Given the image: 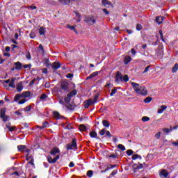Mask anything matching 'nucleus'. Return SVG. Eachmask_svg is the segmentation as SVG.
I'll return each instance as SVG.
<instances>
[{"label":"nucleus","mask_w":178,"mask_h":178,"mask_svg":"<svg viewBox=\"0 0 178 178\" xmlns=\"http://www.w3.org/2000/svg\"><path fill=\"white\" fill-rule=\"evenodd\" d=\"M14 38L15 39H10V42H13V44H17V42L16 41V40H17V38H19V33H15L14 35Z\"/></svg>","instance_id":"412c9836"},{"label":"nucleus","mask_w":178,"mask_h":178,"mask_svg":"<svg viewBox=\"0 0 178 178\" xmlns=\"http://www.w3.org/2000/svg\"><path fill=\"white\" fill-rule=\"evenodd\" d=\"M47 127H49V124L48 123V122H44L42 124V126H37L36 129H40V130H43V129H45Z\"/></svg>","instance_id":"4468645a"},{"label":"nucleus","mask_w":178,"mask_h":178,"mask_svg":"<svg viewBox=\"0 0 178 178\" xmlns=\"http://www.w3.org/2000/svg\"><path fill=\"white\" fill-rule=\"evenodd\" d=\"M106 135L107 136V137H112V134H111L109 131H106Z\"/></svg>","instance_id":"052dcab7"},{"label":"nucleus","mask_w":178,"mask_h":178,"mask_svg":"<svg viewBox=\"0 0 178 178\" xmlns=\"http://www.w3.org/2000/svg\"><path fill=\"white\" fill-rule=\"evenodd\" d=\"M131 53L134 56H136V50L134 49H131Z\"/></svg>","instance_id":"e2e57ef3"},{"label":"nucleus","mask_w":178,"mask_h":178,"mask_svg":"<svg viewBox=\"0 0 178 178\" xmlns=\"http://www.w3.org/2000/svg\"><path fill=\"white\" fill-rule=\"evenodd\" d=\"M98 76V72H92L89 76L86 78V80H90V79H92V77H95Z\"/></svg>","instance_id":"5701e85b"},{"label":"nucleus","mask_w":178,"mask_h":178,"mask_svg":"<svg viewBox=\"0 0 178 178\" xmlns=\"http://www.w3.org/2000/svg\"><path fill=\"white\" fill-rule=\"evenodd\" d=\"M59 158H60L59 155H57L54 159H52V157H51L50 156H48L47 160L49 163H56V161H58Z\"/></svg>","instance_id":"6e6552de"},{"label":"nucleus","mask_w":178,"mask_h":178,"mask_svg":"<svg viewBox=\"0 0 178 178\" xmlns=\"http://www.w3.org/2000/svg\"><path fill=\"white\" fill-rule=\"evenodd\" d=\"M30 97V92H23L22 94H17L14 97V101L17 102L20 98H29Z\"/></svg>","instance_id":"f03ea898"},{"label":"nucleus","mask_w":178,"mask_h":178,"mask_svg":"<svg viewBox=\"0 0 178 178\" xmlns=\"http://www.w3.org/2000/svg\"><path fill=\"white\" fill-rule=\"evenodd\" d=\"M31 38H35V33L34 32H31L29 35Z\"/></svg>","instance_id":"6e6d98bb"},{"label":"nucleus","mask_w":178,"mask_h":178,"mask_svg":"<svg viewBox=\"0 0 178 178\" xmlns=\"http://www.w3.org/2000/svg\"><path fill=\"white\" fill-rule=\"evenodd\" d=\"M52 69H54L55 70L59 69L60 67V63L58 62H55L51 65Z\"/></svg>","instance_id":"dca6fc26"},{"label":"nucleus","mask_w":178,"mask_h":178,"mask_svg":"<svg viewBox=\"0 0 178 178\" xmlns=\"http://www.w3.org/2000/svg\"><path fill=\"white\" fill-rule=\"evenodd\" d=\"M42 73H44V74H47V73H48V69L47 68L42 69Z\"/></svg>","instance_id":"338daca9"},{"label":"nucleus","mask_w":178,"mask_h":178,"mask_svg":"<svg viewBox=\"0 0 178 178\" xmlns=\"http://www.w3.org/2000/svg\"><path fill=\"white\" fill-rule=\"evenodd\" d=\"M17 149L18 151H20V152H26L27 154L30 152V149H27V146L23 145H18Z\"/></svg>","instance_id":"0eeeda50"},{"label":"nucleus","mask_w":178,"mask_h":178,"mask_svg":"<svg viewBox=\"0 0 178 178\" xmlns=\"http://www.w3.org/2000/svg\"><path fill=\"white\" fill-rule=\"evenodd\" d=\"M151 101H152V98L148 97L146 99H144V102L145 104H149V102H151Z\"/></svg>","instance_id":"e433bc0d"},{"label":"nucleus","mask_w":178,"mask_h":178,"mask_svg":"<svg viewBox=\"0 0 178 178\" xmlns=\"http://www.w3.org/2000/svg\"><path fill=\"white\" fill-rule=\"evenodd\" d=\"M142 122H149V117H147V116L143 117Z\"/></svg>","instance_id":"ea45409f"},{"label":"nucleus","mask_w":178,"mask_h":178,"mask_svg":"<svg viewBox=\"0 0 178 178\" xmlns=\"http://www.w3.org/2000/svg\"><path fill=\"white\" fill-rule=\"evenodd\" d=\"M77 95V90H73L72 91L70 92L67 97H65L64 100L66 104H69L72 99V97H74V95Z\"/></svg>","instance_id":"20e7f679"},{"label":"nucleus","mask_w":178,"mask_h":178,"mask_svg":"<svg viewBox=\"0 0 178 178\" xmlns=\"http://www.w3.org/2000/svg\"><path fill=\"white\" fill-rule=\"evenodd\" d=\"M70 91L69 88V83L67 81H63L60 88V92L67 93Z\"/></svg>","instance_id":"7ed1b4c3"},{"label":"nucleus","mask_w":178,"mask_h":178,"mask_svg":"<svg viewBox=\"0 0 178 178\" xmlns=\"http://www.w3.org/2000/svg\"><path fill=\"white\" fill-rule=\"evenodd\" d=\"M115 81L117 83H120V81H123V75L120 72H118L115 77Z\"/></svg>","instance_id":"9d476101"},{"label":"nucleus","mask_w":178,"mask_h":178,"mask_svg":"<svg viewBox=\"0 0 178 178\" xmlns=\"http://www.w3.org/2000/svg\"><path fill=\"white\" fill-rule=\"evenodd\" d=\"M97 103V99H95L94 100L92 99H89L86 104V106H90V105H92V104H95Z\"/></svg>","instance_id":"aec40b11"},{"label":"nucleus","mask_w":178,"mask_h":178,"mask_svg":"<svg viewBox=\"0 0 178 178\" xmlns=\"http://www.w3.org/2000/svg\"><path fill=\"white\" fill-rule=\"evenodd\" d=\"M48 98V96L45 94H42L40 97V99L41 101L44 102V101H47V99Z\"/></svg>","instance_id":"473e14b6"},{"label":"nucleus","mask_w":178,"mask_h":178,"mask_svg":"<svg viewBox=\"0 0 178 178\" xmlns=\"http://www.w3.org/2000/svg\"><path fill=\"white\" fill-rule=\"evenodd\" d=\"M136 30L138 31H140V30H143V25L142 24H138L136 25Z\"/></svg>","instance_id":"58836bf2"},{"label":"nucleus","mask_w":178,"mask_h":178,"mask_svg":"<svg viewBox=\"0 0 178 178\" xmlns=\"http://www.w3.org/2000/svg\"><path fill=\"white\" fill-rule=\"evenodd\" d=\"M172 145H174L175 147H178V140L176 142H173Z\"/></svg>","instance_id":"774afa93"},{"label":"nucleus","mask_w":178,"mask_h":178,"mask_svg":"<svg viewBox=\"0 0 178 178\" xmlns=\"http://www.w3.org/2000/svg\"><path fill=\"white\" fill-rule=\"evenodd\" d=\"M102 123L104 127H109V126H111V124H109V122L108 120H103Z\"/></svg>","instance_id":"c756f323"},{"label":"nucleus","mask_w":178,"mask_h":178,"mask_svg":"<svg viewBox=\"0 0 178 178\" xmlns=\"http://www.w3.org/2000/svg\"><path fill=\"white\" fill-rule=\"evenodd\" d=\"M129 62H131V58L130 57V56H125L124 58V65H129Z\"/></svg>","instance_id":"6ab92c4d"},{"label":"nucleus","mask_w":178,"mask_h":178,"mask_svg":"<svg viewBox=\"0 0 178 178\" xmlns=\"http://www.w3.org/2000/svg\"><path fill=\"white\" fill-rule=\"evenodd\" d=\"M118 90H116V89H112L111 90V94H110V95H111V97H113V95H114V94H116V92H117Z\"/></svg>","instance_id":"37998d69"},{"label":"nucleus","mask_w":178,"mask_h":178,"mask_svg":"<svg viewBox=\"0 0 178 178\" xmlns=\"http://www.w3.org/2000/svg\"><path fill=\"white\" fill-rule=\"evenodd\" d=\"M23 67H24V69H29V68L31 67V64H29V65H24Z\"/></svg>","instance_id":"bf43d9fd"},{"label":"nucleus","mask_w":178,"mask_h":178,"mask_svg":"<svg viewBox=\"0 0 178 178\" xmlns=\"http://www.w3.org/2000/svg\"><path fill=\"white\" fill-rule=\"evenodd\" d=\"M102 3L104 6H106V5H111V2H109L108 0H102Z\"/></svg>","instance_id":"72a5a7b5"},{"label":"nucleus","mask_w":178,"mask_h":178,"mask_svg":"<svg viewBox=\"0 0 178 178\" xmlns=\"http://www.w3.org/2000/svg\"><path fill=\"white\" fill-rule=\"evenodd\" d=\"M25 56L26 59H28V60H30L31 59V55L30 54V53H26Z\"/></svg>","instance_id":"49530a36"},{"label":"nucleus","mask_w":178,"mask_h":178,"mask_svg":"<svg viewBox=\"0 0 178 178\" xmlns=\"http://www.w3.org/2000/svg\"><path fill=\"white\" fill-rule=\"evenodd\" d=\"M144 168V165L142 163H140L136 168H134V172H136V170H140V169H143Z\"/></svg>","instance_id":"c85d7f7f"},{"label":"nucleus","mask_w":178,"mask_h":178,"mask_svg":"<svg viewBox=\"0 0 178 178\" xmlns=\"http://www.w3.org/2000/svg\"><path fill=\"white\" fill-rule=\"evenodd\" d=\"M22 111L23 110H18L15 111V115H17L18 116H22Z\"/></svg>","instance_id":"864d4df0"},{"label":"nucleus","mask_w":178,"mask_h":178,"mask_svg":"<svg viewBox=\"0 0 178 178\" xmlns=\"http://www.w3.org/2000/svg\"><path fill=\"white\" fill-rule=\"evenodd\" d=\"M39 34L40 35H44L45 34V29H44V27H40L39 29Z\"/></svg>","instance_id":"bb28decb"},{"label":"nucleus","mask_w":178,"mask_h":178,"mask_svg":"<svg viewBox=\"0 0 178 178\" xmlns=\"http://www.w3.org/2000/svg\"><path fill=\"white\" fill-rule=\"evenodd\" d=\"M59 152H60V150H59V148L54 147L51 150L50 154H51V155H54V156H55V155H56V154H59Z\"/></svg>","instance_id":"ddd939ff"},{"label":"nucleus","mask_w":178,"mask_h":178,"mask_svg":"<svg viewBox=\"0 0 178 178\" xmlns=\"http://www.w3.org/2000/svg\"><path fill=\"white\" fill-rule=\"evenodd\" d=\"M169 173L168 172V170H163L160 172V177L161 178H168Z\"/></svg>","instance_id":"9b49d317"},{"label":"nucleus","mask_w":178,"mask_h":178,"mask_svg":"<svg viewBox=\"0 0 178 178\" xmlns=\"http://www.w3.org/2000/svg\"><path fill=\"white\" fill-rule=\"evenodd\" d=\"M103 12L104 13H105L106 15H109V11H108V10L106 8H104L103 9Z\"/></svg>","instance_id":"0e129e2a"},{"label":"nucleus","mask_w":178,"mask_h":178,"mask_svg":"<svg viewBox=\"0 0 178 178\" xmlns=\"http://www.w3.org/2000/svg\"><path fill=\"white\" fill-rule=\"evenodd\" d=\"M87 176L88 177H92V170L88 171Z\"/></svg>","instance_id":"8fccbe9b"},{"label":"nucleus","mask_w":178,"mask_h":178,"mask_svg":"<svg viewBox=\"0 0 178 178\" xmlns=\"http://www.w3.org/2000/svg\"><path fill=\"white\" fill-rule=\"evenodd\" d=\"M105 133H106V130L105 129H102V130L99 131L100 136H104V135H105Z\"/></svg>","instance_id":"c03bdc74"},{"label":"nucleus","mask_w":178,"mask_h":178,"mask_svg":"<svg viewBox=\"0 0 178 178\" xmlns=\"http://www.w3.org/2000/svg\"><path fill=\"white\" fill-rule=\"evenodd\" d=\"M70 168H73L74 167V163L73 161H71L69 164Z\"/></svg>","instance_id":"69168bd1"},{"label":"nucleus","mask_w":178,"mask_h":178,"mask_svg":"<svg viewBox=\"0 0 178 178\" xmlns=\"http://www.w3.org/2000/svg\"><path fill=\"white\" fill-rule=\"evenodd\" d=\"M90 136L92 138H97V136H98V134H97V132L92 131L91 132H90Z\"/></svg>","instance_id":"393cba45"},{"label":"nucleus","mask_w":178,"mask_h":178,"mask_svg":"<svg viewBox=\"0 0 178 178\" xmlns=\"http://www.w3.org/2000/svg\"><path fill=\"white\" fill-rule=\"evenodd\" d=\"M85 23H88L89 26H92L97 23V19L94 16L92 17H86L84 18Z\"/></svg>","instance_id":"39448f33"},{"label":"nucleus","mask_w":178,"mask_h":178,"mask_svg":"<svg viewBox=\"0 0 178 178\" xmlns=\"http://www.w3.org/2000/svg\"><path fill=\"white\" fill-rule=\"evenodd\" d=\"M129 81V76L128 75H124V76H122V81H124L125 83H127V81Z\"/></svg>","instance_id":"a19ab883"},{"label":"nucleus","mask_w":178,"mask_h":178,"mask_svg":"<svg viewBox=\"0 0 178 178\" xmlns=\"http://www.w3.org/2000/svg\"><path fill=\"white\" fill-rule=\"evenodd\" d=\"M166 109H168V106H165V105H162L161 106V107L158 109L157 111V113H163L164 111H166Z\"/></svg>","instance_id":"2eb2a0df"},{"label":"nucleus","mask_w":178,"mask_h":178,"mask_svg":"<svg viewBox=\"0 0 178 178\" xmlns=\"http://www.w3.org/2000/svg\"><path fill=\"white\" fill-rule=\"evenodd\" d=\"M38 50L41 52V54H44V47H42V45L39 46Z\"/></svg>","instance_id":"79ce46f5"},{"label":"nucleus","mask_w":178,"mask_h":178,"mask_svg":"<svg viewBox=\"0 0 178 178\" xmlns=\"http://www.w3.org/2000/svg\"><path fill=\"white\" fill-rule=\"evenodd\" d=\"M127 154L129 155V156L133 155V150H131V149H128V150L127 151Z\"/></svg>","instance_id":"5fc2aeb1"},{"label":"nucleus","mask_w":178,"mask_h":178,"mask_svg":"<svg viewBox=\"0 0 178 178\" xmlns=\"http://www.w3.org/2000/svg\"><path fill=\"white\" fill-rule=\"evenodd\" d=\"M149 69H151V65H148L145 67V70L143 71V73H147V72H148V70H149Z\"/></svg>","instance_id":"603ef678"},{"label":"nucleus","mask_w":178,"mask_h":178,"mask_svg":"<svg viewBox=\"0 0 178 178\" xmlns=\"http://www.w3.org/2000/svg\"><path fill=\"white\" fill-rule=\"evenodd\" d=\"M35 81H37V79H33L30 83H29V86L30 87H31V86L34 85V83H35Z\"/></svg>","instance_id":"a18cd8bd"},{"label":"nucleus","mask_w":178,"mask_h":178,"mask_svg":"<svg viewBox=\"0 0 178 178\" xmlns=\"http://www.w3.org/2000/svg\"><path fill=\"white\" fill-rule=\"evenodd\" d=\"M15 70H22V63L20 62H16L15 63Z\"/></svg>","instance_id":"a211bd4d"},{"label":"nucleus","mask_w":178,"mask_h":178,"mask_svg":"<svg viewBox=\"0 0 178 178\" xmlns=\"http://www.w3.org/2000/svg\"><path fill=\"white\" fill-rule=\"evenodd\" d=\"M135 92L143 97H145L148 94V90L145 86H140L138 83L134 82L131 83Z\"/></svg>","instance_id":"f257e3e1"},{"label":"nucleus","mask_w":178,"mask_h":178,"mask_svg":"<svg viewBox=\"0 0 178 178\" xmlns=\"http://www.w3.org/2000/svg\"><path fill=\"white\" fill-rule=\"evenodd\" d=\"M7 129H9L10 131H13V130H15V127H10V123L8 122L6 124Z\"/></svg>","instance_id":"cd10ccee"},{"label":"nucleus","mask_w":178,"mask_h":178,"mask_svg":"<svg viewBox=\"0 0 178 178\" xmlns=\"http://www.w3.org/2000/svg\"><path fill=\"white\" fill-rule=\"evenodd\" d=\"M25 102H27V99H26V98H23L22 99H21V100H19V102H18V104H19V105H23V104H25Z\"/></svg>","instance_id":"c9c22d12"},{"label":"nucleus","mask_w":178,"mask_h":178,"mask_svg":"<svg viewBox=\"0 0 178 178\" xmlns=\"http://www.w3.org/2000/svg\"><path fill=\"white\" fill-rule=\"evenodd\" d=\"M77 149V143H76V139H72L71 143L67 145V149Z\"/></svg>","instance_id":"423d86ee"},{"label":"nucleus","mask_w":178,"mask_h":178,"mask_svg":"<svg viewBox=\"0 0 178 178\" xmlns=\"http://www.w3.org/2000/svg\"><path fill=\"white\" fill-rule=\"evenodd\" d=\"M155 138L157 140H159V138H161V132H158L156 135H155Z\"/></svg>","instance_id":"4d7b16f0"},{"label":"nucleus","mask_w":178,"mask_h":178,"mask_svg":"<svg viewBox=\"0 0 178 178\" xmlns=\"http://www.w3.org/2000/svg\"><path fill=\"white\" fill-rule=\"evenodd\" d=\"M29 165H32V166H34V159L31 158V161L29 162Z\"/></svg>","instance_id":"13d9d810"},{"label":"nucleus","mask_w":178,"mask_h":178,"mask_svg":"<svg viewBox=\"0 0 178 178\" xmlns=\"http://www.w3.org/2000/svg\"><path fill=\"white\" fill-rule=\"evenodd\" d=\"M68 27L70 29V30H74V31H76V27L74 26L68 25Z\"/></svg>","instance_id":"680f3d73"},{"label":"nucleus","mask_w":178,"mask_h":178,"mask_svg":"<svg viewBox=\"0 0 178 178\" xmlns=\"http://www.w3.org/2000/svg\"><path fill=\"white\" fill-rule=\"evenodd\" d=\"M172 130H173V127H170V129L168 128L163 129V131H164V133H170V131H172Z\"/></svg>","instance_id":"2f4dec72"},{"label":"nucleus","mask_w":178,"mask_h":178,"mask_svg":"<svg viewBox=\"0 0 178 178\" xmlns=\"http://www.w3.org/2000/svg\"><path fill=\"white\" fill-rule=\"evenodd\" d=\"M141 159V156L140 155H138V154H134L132 155V159L134 161H136V159Z\"/></svg>","instance_id":"7c9ffc66"},{"label":"nucleus","mask_w":178,"mask_h":178,"mask_svg":"<svg viewBox=\"0 0 178 178\" xmlns=\"http://www.w3.org/2000/svg\"><path fill=\"white\" fill-rule=\"evenodd\" d=\"M15 81H16V78H12L11 81L9 83V87H11V88H16V85H15Z\"/></svg>","instance_id":"f3484780"},{"label":"nucleus","mask_w":178,"mask_h":178,"mask_svg":"<svg viewBox=\"0 0 178 178\" xmlns=\"http://www.w3.org/2000/svg\"><path fill=\"white\" fill-rule=\"evenodd\" d=\"M53 115L56 119H60L62 118V116H60V114H59V113L57 111H54L53 113Z\"/></svg>","instance_id":"b1692460"},{"label":"nucleus","mask_w":178,"mask_h":178,"mask_svg":"<svg viewBox=\"0 0 178 178\" xmlns=\"http://www.w3.org/2000/svg\"><path fill=\"white\" fill-rule=\"evenodd\" d=\"M25 112H30L31 111V106H28L24 108Z\"/></svg>","instance_id":"09e8293b"},{"label":"nucleus","mask_w":178,"mask_h":178,"mask_svg":"<svg viewBox=\"0 0 178 178\" xmlns=\"http://www.w3.org/2000/svg\"><path fill=\"white\" fill-rule=\"evenodd\" d=\"M23 90V83L22 82H19L17 85V92H20Z\"/></svg>","instance_id":"4be33fe9"},{"label":"nucleus","mask_w":178,"mask_h":178,"mask_svg":"<svg viewBox=\"0 0 178 178\" xmlns=\"http://www.w3.org/2000/svg\"><path fill=\"white\" fill-rule=\"evenodd\" d=\"M79 130L81 131H87V127L84 124L79 125Z\"/></svg>","instance_id":"a878e982"},{"label":"nucleus","mask_w":178,"mask_h":178,"mask_svg":"<svg viewBox=\"0 0 178 178\" xmlns=\"http://www.w3.org/2000/svg\"><path fill=\"white\" fill-rule=\"evenodd\" d=\"M118 148L119 149H121V151H126V147H124V145H123L122 144H119L118 146Z\"/></svg>","instance_id":"f704fd0d"},{"label":"nucleus","mask_w":178,"mask_h":178,"mask_svg":"<svg viewBox=\"0 0 178 178\" xmlns=\"http://www.w3.org/2000/svg\"><path fill=\"white\" fill-rule=\"evenodd\" d=\"M4 56H8V58L10 56V53L9 51H3Z\"/></svg>","instance_id":"de8ad7c7"},{"label":"nucleus","mask_w":178,"mask_h":178,"mask_svg":"<svg viewBox=\"0 0 178 178\" xmlns=\"http://www.w3.org/2000/svg\"><path fill=\"white\" fill-rule=\"evenodd\" d=\"M166 18L165 17H156V23H158L159 24H162V23H163V21Z\"/></svg>","instance_id":"f8f14e48"},{"label":"nucleus","mask_w":178,"mask_h":178,"mask_svg":"<svg viewBox=\"0 0 178 178\" xmlns=\"http://www.w3.org/2000/svg\"><path fill=\"white\" fill-rule=\"evenodd\" d=\"M178 70V64L176 63L172 67V73H176V71Z\"/></svg>","instance_id":"4c0bfd02"},{"label":"nucleus","mask_w":178,"mask_h":178,"mask_svg":"<svg viewBox=\"0 0 178 178\" xmlns=\"http://www.w3.org/2000/svg\"><path fill=\"white\" fill-rule=\"evenodd\" d=\"M64 129H67L68 130H71V129H73V127H72V125L67 124L64 127Z\"/></svg>","instance_id":"3c124183"},{"label":"nucleus","mask_w":178,"mask_h":178,"mask_svg":"<svg viewBox=\"0 0 178 178\" xmlns=\"http://www.w3.org/2000/svg\"><path fill=\"white\" fill-rule=\"evenodd\" d=\"M6 113V110L5 108H1V112H0V117L1 119H3V122H6L8 120V118L5 116V113Z\"/></svg>","instance_id":"1a4fd4ad"}]
</instances>
